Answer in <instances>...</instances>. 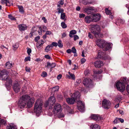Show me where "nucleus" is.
I'll return each mask as SVG.
<instances>
[{
    "mask_svg": "<svg viewBox=\"0 0 129 129\" xmlns=\"http://www.w3.org/2000/svg\"><path fill=\"white\" fill-rule=\"evenodd\" d=\"M34 102V99L30 98V96L28 95H23L20 98L18 102V107L22 109L25 107L27 104V107L28 108H30Z\"/></svg>",
    "mask_w": 129,
    "mask_h": 129,
    "instance_id": "obj_1",
    "label": "nucleus"
},
{
    "mask_svg": "<svg viewBox=\"0 0 129 129\" xmlns=\"http://www.w3.org/2000/svg\"><path fill=\"white\" fill-rule=\"evenodd\" d=\"M96 42L97 45L99 47L102 48L104 51H108L111 48L110 44L106 42L104 40L99 39Z\"/></svg>",
    "mask_w": 129,
    "mask_h": 129,
    "instance_id": "obj_2",
    "label": "nucleus"
},
{
    "mask_svg": "<svg viewBox=\"0 0 129 129\" xmlns=\"http://www.w3.org/2000/svg\"><path fill=\"white\" fill-rule=\"evenodd\" d=\"M91 32L96 38H101L103 35L100 33V27L98 25H93L92 26Z\"/></svg>",
    "mask_w": 129,
    "mask_h": 129,
    "instance_id": "obj_3",
    "label": "nucleus"
},
{
    "mask_svg": "<svg viewBox=\"0 0 129 129\" xmlns=\"http://www.w3.org/2000/svg\"><path fill=\"white\" fill-rule=\"evenodd\" d=\"M43 102L40 99H38L36 102L34 107V111L37 114H39L41 111Z\"/></svg>",
    "mask_w": 129,
    "mask_h": 129,
    "instance_id": "obj_4",
    "label": "nucleus"
},
{
    "mask_svg": "<svg viewBox=\"0 0 129 129\" xmlns=\"http://www.w3.org/2000/svg\"><path fill=\"white\" fill-rule=\"evenodd\" d=\"M56 101L55 99L53 96L50 97L48 101H46L44 104L45 107H48L49 109H52V106L54 104Z\"/></svg>",
    "mask_w": 129,
    "mask_h": 129,
    "instance_id": "obj_5",
    "label": "nucleus"
},
{
    "mask_svg": "<svg viewBox=\"0 0 129 129\" xmlns=\"http://www.w3.org/2000/svg\"><path fill=\"white\" fill-rule=\"evenodd\" d=\"M7 75H0V79L2 80H6V85L9 86H11L12 83V81L11 78L7 77Z\"/></svg>",
    "mask_w": 129,
    "mask_h": 129,
    "instance_id": "obj_6",
    "label": "nucleus"
},
{
    "mask_svg": "<svg viewBox=\"0 0 129 129\" xmlns=\"http://www.w3.org/2000/svg\"><path fill=\"white\" fill-rule=\"evenodd\" d=\"M116 87L117 89L121 92H123L125 90L124 85L121 82L118 81L117 82Z\"/></svg>",
    "mask_w": 129,
    "mask_h": 129,
    "instance_id": "obj_7",
    "label": "nucleus"
},
{
    "mask_svg": "<svg viewBox=\"0 0 129 129\" xmlns=\"http://www.w3.org/2000/svg\"><path fill=\"white\" fill-rule=\"evenodd\" d=\"M83 84L85 87H89L92 85V81L90 79L87 78L84 80Z\"/></svg>",
    "mask_w": 129,
    "mask_h": 129,
    "instance_id": "obj_8",
    "label": "nucleus"
},
{
    "mask_svg": "<svg viewBox=\"0 0 129 129\" xmlns=\"http://www.w3.org/2000/svg\"><path fill=\"white\" fill-rule=\"evenodd\" d=\"M90 119L98 121L103 120V118L98 114H92L89 117Z\"/></svg>",
    "mask_w": 129,
    "mask_h": 129,
    "instance_id": "obj_9",
    "label": "nucleus"
},
{
    "mask_svg": "<svg viewBox=\"0 0 129 129\" xmlns=\"http://www.w3.org/2000/svg\"><path fill=\"white\" fill-rule=\"evenodd\" d=\"M111 104L110 102L106 99H104L102 101L103 107L105 109H108L110 108Z\"/></svg>",
    "mask_w": 129,
    "mask_h": 129,
    "instance_id": "obj_10",
    "label": "nucleus"
},
{
    "mask_svg": "<svg viewBox=\"0 0 129 129\" xmlns=\"http://www.w3.org/2000/svg\"><path fill=\"white\" fill-rule=\"evenodd\" d=\"M77 106L78 109L80 111L83 112L85 110V105L84 103L81 101H78Z\"/></svg>",
    "mask_w": 129,
    "mask_h": 129,
    "instance_id": "obj_11",
    "label": "nucleus"
},
{
    "mask_svg": "<svg viewBox=\"0 0 129 129\" xmlns=\"http://www.w3.org/2000/svg\"><path fill=\"white\" fill-rule=\"evenodd\" d=\"M94 8L92 7H89L84 9V11L88 14H90L93 13L94 10Z\"/></svg>",
    "mask_w": 129,
    "mask_h": 129,
    "instance_id": "obj_12",
    "label": "nucleus"
},
{
    "mask_svg": "<svg viewBox=\"0 0 129 129\" xmlns=\"http://www.w3.org/2000/svg\"><path fill=\"white\" fill-rule=\"evenodd\" d=\"M92 18V21L97 22L100 20L101 15L99 14H95L93 15Z\"/></svg>",
    "mask_w": 129,
    "mask_h": 129,
    "instance_id": "obj_13",
    "label": "nucleus"
},
{
    "mask_svg": "<svg viewBox=\"0 0 129 129\" xmlns=\"http://www.w3.org/2000/svg\"><path fill=\"white\" fill-rule=\"evenodd\" d=\"M80 95L79 92L77 91H75L73 94L72 95L71 97L72 98H74L76 100H77L79 99Z\"/></svg>",
    "mask_w": 129,
    "mask_h": 129,
    "instance_id": "obj_14",
    "label": "nucleus"
},
{
    "mask_svg": "<svg viewBox=\"0 0 129 129\" xmlns=\"http://www.w3.org/2000/svg\"><path fill=\"white\" fill-rule=\"evenodd\" d=\"M14 90L16 93H18L20 91L21 87L18 83L14 84L13 86Z\"/></svg>",
    "mask_w": 129,
    "mask_h": 129,
    "instance_id": "obj_15",
    "label": "nucleus"
},
{
    "mask_svg": "<svg viewBox=\"0 0 129 129\" xmlns=\"http://www.w3.org/2000/svg\"><path fill=\"white\" fill-rule=\"evenodd\" d=\"M103 64V62L100 60L96 61L94 63V66L98 68H101Z\"/></svg>",
    "mask_w": 129,
    "mask_h": 129,
    "instance_id": "obj_16",
    "label": "nucleus"
},
{
    "mask_svg": "<svg viewBox=\"0 0 129 129\" xmlns=\"http://www.w3.org/2000/svg\"><path fill=\"white\" fill-rule=\"evenodd\" d=\"M62 109V107L60 104H58L54 107V109L53 110V111L55 112V111H56L57 112H58L61 111Z\"/></svg>",
    "mask_w": 129,
    "mask_h": 129,
    "instance_id": "obj_17",
    "label": "nucleus"
},
{
    "mask_svg": "<svg viewBox=\"0 0 129 129\" xmlns=\"http://www.w3.org/2000/svg\"><path fill=\"white\" fill-rule=\"evenodd\" d=\"M66 101L69 104H73L75 102L76 100L74 98H69L66 99Z\"/></svg>",
    "mask_w": 129,
    "mask_h": 129,
    "instance_id": "obj_18",
    "label": "nucleus"
},
{
    "mask_svg": "<svg viewBox=\"0 0 129 129\" xmlns=\"http://www.w3.org/2000/svg\"><path fill=\"white\" fill-rule=\"evenodd\" d=\"M19 29L20 31H24L27 29V26L25 24H20L18 26Z\"/></svg>",
    "mask_w": 129,
    "mask_h": 129,
    "instance_id": "obj_19",
    "label": "nucleus"
},
{
    "mask_svg": "<svg viewBox=\"0 0 129 129\" xmlns=\"http://www.w3.org/2000/svg\"><path fill=\"white\" fill-rule=\"evenodd\" d=\"M85 22L87 23H89L91 21H92V18L90 15L86 16L85 17Z\"/></svg>",
    "mask_w": 129,
    "mask_h": 129,
    "instance_id": "obj_20",
    "label": "nucleus"
},
{
    "mask_svg": "<svg viewBox=\"0 0 129 129\" xmlns=\"http://www.w3.org/2000/svg\"><path fill=\"white\" fill-rule=\"evenodd\" d=\"M98 58H103L104 59H106L108 58V56H107V57L106 56V57L105 56H104L103 53L99 51H98Z\"/></svg>",
    "mask_w": 129,
    "mask_h": 129,
    "instance_id": "obj_21",
    "label": "nucleus"
},
{
    "mask_svg": "<svg viewBox=\"0 0 129 129\" xmlns=\"http://www.w3.org/2000/svg\"><path fill=\"white\" fill-rule=\"evenodd\" d=\"M68 73L69 75H66V77L69 79H72L73 80L75 79V75L71 73L70 72H69Z\"/></svg>",
    "mask_w": 129,
    "mask_h": 129,
    "instance_id": "obj_22",
    "label": "nucleus"
},
{
    "mask_svg": "<svg viewBox=\"0 0 129 129\" xmlns=\"http://www.w3.org/2000/svg\"><path fill=\"white\" fill-rule=\"evenodd\" d=\"M129 81V80L127 79L126 77H123L121 78L120 81V82H121L122 83H123L124 85V84H127Z\"/></svg>",
    "mask_w": 129,
    "mask_h": 129,
    "instance_id": "obj_23",
    "label": "nucleus"
},
{
    "mask_svg": "<svg viewBox=\"0 0 129 129\" xmlns=\"http://www.w3.org/2000/svg\"><path fill=\"white\" fill-rule=\"evenodd\" d=\"M57 10H58V11L57 13L58 14H59L60 13L61 14L62 13H63L64 10L62 9L61 8V5H60L59 4H58L57 5Z\"/></svg>",
    "mask_w": 129,
    "mask_h": 129,
    "instance_id": "obj_24",
    "label": "nucleus"
},
{
    "mask_svg": "<svg viewBox=\"0 0 129 129\" xmlns=\"http://www.w3.org/2000/svg\"><path fill=\"white\" fill-rule=\"evenodd\" d=\"M92 129H100V126L97 124H92L90 125Z\"/></svg>",
    "mask_w": 129,
    "mask_h": 129,
    "instance_id": "obj_25",
    "label": "nucleus"
},
{
    "mask_svg": "<svg viewBox=\"0 0 129 129\" xmlns=\"http://www.w3.org/2000/svg\"><path fill=\"white\" fill-rule=\"evenodd\" d=\"M1 3L2 4H6L7 6H10L11 5L10 2L7 0H2Z\"/></svg>",
    "mask_w": 129,
    "mask_h": 129,
    "instance_id": "obj_26",
    "label": "nucleus"
},
{
    "mask_svg": "<svg viewBox=\"0 0 129 129\" xmlns=\"http://www.w3.org/2000/svg\"><path fill=\"white\" fill-rule=\"evenodd\" d=\"M77 32L76 31L74 30H71L70 32L69 36L71 38H72L73 36L72 35H74Z\"/></svg>",
    "mask_w": 129,
    "mask_h": 129,
    "instance_id": "obj_27",
    "label": "nucleus"
},
{
    "mask_svg": "<svg viewBox=\"0 0 129 129\" xmlns=\"http://www.w3.org/2000/svg\"><path fill=\"white\" fill-rule=\"evenodd\" d=\"M8 72L6 70H3L1 71L0 73V75H8Z\"/></svg>",
    "mask_w": 129,
    "mask_h": 129,
    "instance_id": "obj_28",
    "label": "nucleus"
},
{
    "mask_svg": "<svg viewBox=\"0 0 129 129\" xmlns=\"http://www.w3.org/2000/svg\"><path fill=\"white\" fill-rule=\"evenodd\" d=\"M17 6L19 9V12L22 13H23L24 12L23 7L22 6L19 5H18Z\"/></svg>",
    "mask_w": 129,
    "mask_h": 129,
    "instance_id": "obj_29",
    "label": "nucleus"
},
{
    "mask_svg": "<svg viewBox=\"0 0 129 129\" xmlns=\"http://www.w3.org/2000/svg\"><path fill=\"white\" fill-rule=\"evenodd\" d=\"M51 45H49L47 46L45 48V51L46 52H48L49 51H50L51 50L50 48L51 47Z\"/></svg>",
    "mask_w": 129,
    "mask_h": 129,
    "instance_id": "obj_30",
    "label": "nucleus"
},
{
    "mask_svg": "<svg viewBox=\"0 0 129 129\" xmlns=\"http://www.w3.org/2000/svg\"><path fill=\"white\" fill-rule=\"evenodd\" d=\"M6 66L8 69H10L12 67V64L10 62H6Z\"/></svg>",
    "mask_w": 129,
    "mask_h": 129,
    "instance_id": "obj_31",
    "label": "nucleus"
},
{
    "mask_svg": "<svg viewBox=\"0 0 129 129\" xmlns=\"http://www.w3.org/2000/svg\"><path fill=\"white\" fill-rule=\"evenodd\" d=\"M18 44L17 43H15L13 44L12 47V48L13 50H16L19 47Z\"/></svg>",
    "mask_w": 129,
    "mask_h": 129,
    "instance_id": "obj_32",
    "label": "nucleus"
},
{
    "mask_svg": "<svg viewBox=\"0 0 129 129\" xmlns=\"http://www.w3.org/2000/svg\"><path fill=\"white\" fill-rule=\"evenodd\" d=\"M57 44L58 46L60 48H62L63 46V45L62 41L60 40L58 41Z\"/></svg>",
    "mask_w": 129,
    "mask_h": 129,
    "instance_id": "obj_33",
    "label": "nucleus"
},
{
    "mask_svg": "<svg viewBox=\"0 0 129 129\" xmlns=\"http://www.w3.org/2000/svg\"><path fill=\"white\" fill-rule=\"evenodd\" d=\"M7 128V129H17V127L15 126L10 125Z\"/></svg>",
    "mask_w": 129,
    "mask_h": 129,
    "instance_id": "obj_34",
    "label": "nucleus"
},
{
    "mask_svg": "<svg viewBox=\"0 0 129 129\" xmlns=\"http://www.w3.org/2000/svg\"><path fill=\"white\" fill-rule=\"evenodd\" d=\"M81 80L80 79H78L77 80L76 82L75 83V85L76 86H78L80 84V83H81Z\"/></svg>",
    "mask_w": 129,
    "mask_h": 129,
    "instance_id": "obj_35",
    "label": "nucleus"
},
{
    "mask_svg": "<svg viewBox=\"0 0 129 129\" xmlns=\"http://www.w3.org/2000/svg\"><path fill=\"white\" fill-rule=\"evenodd\" d=\"M90 73V71L88 69H86L84 71V74L85 75H87Z\"/></svg>",
    "mask_w": 129,
    "mask_h": 129,
    "instance_id": "obj_36",
    "label": "nucleus"
},
{
    "mask_svg": "<svg viewBox=\"0 0 129 129\" xmlns=\"http://www.w3.org/2000/svg\"><path fill=\"white\" fill-rule=\"evenodd\" d=\"M65 14L64 13H62L60 15V18L62 20H64L65 17Z\"/></svg>",
    "mask_w": 129,
    "mask_h": 129,
    "instance_id": "obj_37",
    "label": "nucleus"
},
{
    "mask_svg": "<svg viewBox=\"0 0 129 129\" xmlns=\"http://www.w3.org/2000/svg\"><path fill=\"white\" fill-rule=\"evenodd\" d=\"M44 43V41L42 40H41L39 42L37 43V45H38L39 46L41 47L42 46Z\"/></svg>",
    "mask_w": 129,
    "mask_h": 129,
    "instance_id": "obj_38",
    "label": "nucleus"
},
{
    "mask_svg": "<svg viewBox=\"0 0 129 129\" xmlns=\"http://www.w3.org/2000/svg\"><path fill=\"white\" fill-rule=\"evenodd\" d=\"M61 25L62 28H66L67 27L66 24L64 22H62Z\"/></svg>",
    "mask_w": 129,
    "mask_h": 129,
    "instance_id": "obj_39",
    "label": "nucleus"
},
{
    "mask_svg": "<svg viewBox=\"0 0 129 129\" xmlns=\"http://www.w3.org/2000/svg\"><path fill=\"white\" fill-rule=\"evenodd\" d=\"M124 22V21L122 20L121 19H119L117 20L116 22V24L117 25V23H120L121 24H123Z\"/></svg>",
    "mask_w": 129,
    "mask_h": 129,
    "instance_id": "obj_40",
    "label": "nucleus"
},
{
    "mask_svg": "<svg viewBox=\"0 0 129 129\" xmlns=\"http://www.w3.org/2000/svg\"><path fill=\"white\" fill-rule=\"evenodd\" d=\"M8 16V18L11 20H16L15 18L12 16L11 15V14L9 15Z\"/></svg>",
    "mask_w": 129,
    "mask_h": 129,
    "instance_id": "obj_41",
    "label": "nucleus"
},
{
    "mask_svg": "<svg viewBox=\"0 0 129 129\" xmlns=\"http://www.w3.org/2000/svg\"><path fill=\"white\" fill-rule=\"evenodd\" d=\"M119 118H116L113 121V122L114 124H116L119 123Z\"/></svg>",
    "mask_w": 129,
    "mask_h": 129,
    "instance_id": "obj_42",
    "label": "nucleus"
},
{
    "mask_svg": "<svg viewBox=\"0 0 129 129\" xmlns=\"http://www.w3.org/2000/svg\"><path fill=\"white\" fill-rule=\"evenodd\" d=\"M51 46V47L52 48L53 46L56 47L57 46V43L56 42H53L51 44H50Z\"/></svg>",
    "mask_w": 129,
    "mask_h": 129,
    "instance_id": "obj_43",
    "label": "nucleus"
},
{
    "mask_svg": "<svg viewBox=\"0 0 129 129\" xmlns=\"http://www.w3.org/2000/svg\"><path fill=\"white\" fill-rule=\"evenodd\" d=\"M71 52L74 53H76V50L74 47H73L72 48Z\"/></svg>",
    "mask_w": 129,
    "mask_h": 129,
    "instance_id": "obj_44",
    "label": "nucleus"
},
{
    "mask_svg": "<svg viewBox=\"0 0 129 129\" xmlns=\"http://www.w3.org/2000/svg\"><path fill=\"white\" fill-rule=\"evenodd\" d=\"M47 75V73L46 72H43L42 73L41 76L43 77H45Z\"/></svg>",
    "mask_w": 129,
    "mask_h": 129,
    "instance_id": "obj_45",
    "label": "nucleus"
},
{
    "mask_svg": "<svg viewBox=\"0 0 129 129\" xmlns=\"http://www.w3.org/2000/svg\"><path fill=\"white\" fill-rule=\"evenodd\" d=\"M30 56H27L25 58L24 60L25 61H30Z\"/></svg>",
    "mask_w": 129,
    "mask_h": 129,
    "instance_id": "obj_46",
    "label": "nucleus"
},
{
    "mask_svg": "<svg viewBox=\"0 0 129 129\" xmlns=\"http://www.w3.org/2000/svg\"><path fill=\"white\" fill-rule=\"evenodd\" d=\"M42 28V31L44 32L47 29V27L45 26H43Z\"/></svg>",
    "mask_w": 129,
    "mask_h": 129,
    "instance_id": "obj_47",
    "label": "nucleus"
},
{
    "mask_svg": "<svg viewBox=\"0 0 129 129\" xmlns=\"http://www.w3.org/2000/svg\"><path fill=\"white\" fill-rule=\"evenodd\" d=\"M42 28L41 27H40L39 28V30H38V33L39 35H41L42 34Z\"/></svg>",
    "mask_w": 129,
    "mask_h": 129,
    "instance_id": "obj_48",
    "label": "nucleus"
},
{
    "mask_svg": "<svg viewBox=\"0 0 129 129\" xmlns=\"http://www.w3.org/2000/svg\"><path fill=\"white\" fill-rule=\"evenodd\" d=\"M47 64L46 66H45V67H47L48 68H49V67H50L51 68V63L50 62H47Z\"/></svg>",
    "mask_w": 129,
    "mask_h": 129,
    "instance_id": "obj_49",
    "label": "nucleus"
},
{
    "mask_svg": "<svg viewBox=\"0 0 129 129\" xmlns=\"http://www.w3.org/2000/svg\"><path fill=\"white\" fill-rule=\"evenodd\" d=\"M105 12L107 14L109 15L111 13L110 11L108 10L107 9H105Z\"/></svg>",
    "mask_w": 129,
    "mask_h": 129,
    "instance_id": "obj_50",
    "label": "nucleus"
},
{
    "mask_svg": "<svg viewBox=\"0 0 129 129\" xmlns=\"http://www.w3.org/2000/svg\"><path fill=\"white\" fill-rule=\"evenodd\" d=\"M102 72V71H100L99 70L94 71V72L95 74H100Z\"/></svg>",
    "mask_w": 129,
    "mask_h": 129,
    "instance_id": "obj_51",
    "label": "nucleus"
},
{
    "mask_svg": "<svg viewBox=\"0 0 129 129\" xmlns=\"http://www.w3.org/2000/svg\"><path fill=\"white\" fill-rule=\"evenodd\" d=\"M31 49L30 48H28L27 49V52L28 54L29 55H30V53H31Z\"/></svg>",
    "mask_w": 129,
    "mask_h": 129,
    "instance_id": "obj_52",
    "label": "nucleus"
},
{
    "mask_svg": "<svg viewBox=\"0 0 129 129\" xmlns=\"http://www.w3.org/2000/svg\"><path fill=\"white\" fill-rule=\"evenodd\" d=\"M59 4L60 5H62L63 4V0H60L58 2Z\"/></svg>",
    "mask_w": 129,
    "mask_h": 129,
    "instance_id": "obj_53",
    "label": "nucleus"
},
{
    "mask_svg": "<svg viewBox=\"0 0 129 129\" xmlns=\"http://www.w3.org/2000/svg\"><path fill=\"white\" fill-rule=\"evenodd\" d=\"M85 16V14H79V17L81 18L84 17Z\"/></svg>",
    "mask_w": 129,
    "mask_h": 129,
    "instance_id": "obj_54",
    "label": "nucleus"
},
{
    "mask_svg": "<svg viewBox=\"0 0 129 129\" xmlns=\"http://www.w3.org/2000/svg\"><path fill=\"white\" fill-rule=\"evenodd\" d=\"M51 34V32L50 31H47L45 33V35H50Z\"/></svg>",
    "mask_w": 129,
    "mask_h": 129,
    "instance_id": "obj_55",
    "label": "nucleus"
},
{
    "mask_svg": "<svg viewBox=\"0 0 129 129\" xmlns=\"http://www.w3.org/2000/svg\"><path fill=\"white\" fill-rule=\"evenodd\" d=\"M86 61V59L84 58H82L81 60V62L82 64L83 63Z\"/></svg>",
    "mask_w": 129,
    "mask_h": 129,
    "instance_id": "obj_56",
    "label": "nucleus"
},
{
    "mask_svg": "<svg viewBox=\"0 0 129 129\" xmlns=\"http://www.w3.org/2000/svg\"><path fill=\"white\" fill-rule=\"evenodd\" d=\"M40 39V37L39 36H38L36 37L35 39V41L36 42H37L38 40Z\"/></svg>",
    "mask_w": 129,
    "mask_h": 129,
    "instance_id": "obj_57",
    "label": "nucleus"
},
{
    "mask_svg": "<svg viewBox=\"0 0 129 129\" xmlns=\"http://www.w3.org/2000/svg\"><path fill=\"white\" fill-rule=\"evenodd\" d=\"M79 39V37L77 35H75L74 36V40L75 41H76L77 39Z\"/></svg>",
    "mask_w": 129,
    "mask_h": 129,
    "instance_id": "obj_58",
    "label": "nucleus"
},
{
    "mask_svg": "<svg viewBox=\"0 0 129 129\" xmlns=\"http://www.w3.org/2000/svg\"><path fill=\"white\" fill-rule=\"evenodd\" d=\"M53 89H55L54 90L55 91H57L59 89V87L58 86H55L53 88Z\"/></svg>",
    "mask_w": 129,
    "mask_h": 129,
    "instance_id": "obj_59",
    "label": "nucleus"
},
{
    "mask_svg": "<svg viewBox=\"0 0 129 129\" xmlns=\"http://www.w3.org/2000/svg\"><path fill=\"white\" fill-rule=\"evenodd\" d=\"M25 70L27 72H30V69L29 68L26 67L25 68Z\"/></svg>",
    "mask_w": 129,
    "mask_h": 129,
    "instance_id": "obj_60",
    "label": "nucleus"
},
{
    "mask_svg": "<svg viewBox=\"0 0 129 129\" xmlns=\"http://www.w3.org/2000/svg\"><path fill=\"white\" fill-rule=\"evenodd\" d=\"M45 57L46 58L48 59H50L51 58V57L48 55H45Z\"/></svg>",
    "mask_w": 129,
    "mask_h": 129,
    "instance_id": "obj_61",
    "label": "nucleus"
},
{
    "mask_svg": "<svg viewBox=\"0 0 129 129\" xmlns=\"http://www.w3.org/2000/svg\"><path fill=\"white\" fill-rule=\"evenodd\" d=\"M67 35L65 33H63L62 35V38H63L66 37Z\"/></svg>",
    "mask_w": 129,
    "mask_h": 129,
    "instance_id": "obj_62",
    "label": "nucleus"
},
{
    "mask_svg": "<svg viewBox=\"0 0 129 129\" xmlns=\"http://www.w3.org/2000/svg\"><path fill=\"white\" fill-rule=\"evenodd\" d=\"M56 66V64L55 63H51V68H53L55 67Z\"/></svg>",
    "mask_w": 129,
    "mask_h": 129,
    "instance_id": "obj_63",
    "label": "nucleus"
},
{
    "mask_svg": "<svg viewBox=\"0 0 129 129\" xmlns=\"http://www.w3.org/2000/svg\"><path fill=\"white\" fill-rule=\"evenodd\" d=\"M126 90L127 92L129 93V85L127 86L126 88Z\"/></svg>",
    "mask_w": 129,
    "mask_h": 129,
    "instance_id": "obj_64",
    "label": "nucleus"
}]
</instances>
